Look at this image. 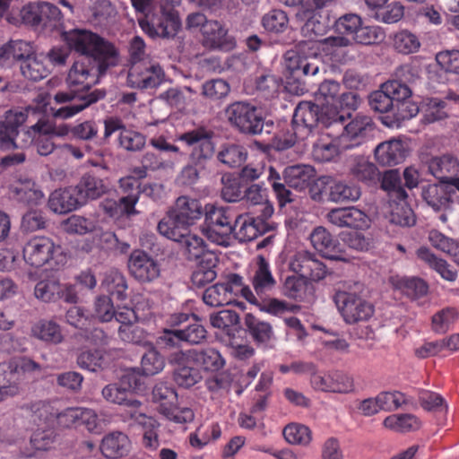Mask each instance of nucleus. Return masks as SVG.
Here are the masks:
<instances>
[{"label": "nucleus", "mask_w": 459, "mask_h": 459, "mask_svg": "<svg viewBox=\"0 0 459 459\" xmlns=\"http://www.w3.org/2000/svg\"><path fill=\"white\" fill-rule=\"evenodd\" d=\"M68 43L71 48L80 53L68 73L67 82L70 85H82L89 89L99 82L108 68L118 63L115 46L90 30L73 31Z\"/></svg>", "instance_id": "obj_1"}, {"label": "nucleus", "mask_w": 459, "mask_h": 459, "mask_svg": "<svg viewBox=\"0 0 459 459\" xmlns=\"http://www.w3.org/2000/svg\"><path fill=\"white\" fill-rule=\"evenodd\" d=\"M214 133L199 126L178 135V140L191 148L190 164L185 166L177 180L184 186H192L199 178V170L204 169L215 153Z\"/></svg>", "instance_id": "obj_2"}, {"label": "nucleus", "mask_w": 459, "mask_h": 459, "mask_svg": "<svg viewBox=\"0 0 459 459\" xmlns=\"http://www.w3.org/2000/svg\"><path fill=\"white\" fill-rule=\"evenodd\" d=\"M307 49L313 50V48L307 43H300L284 54L285 88L296 95L303 94L306 91L303 77L316 75L319 72L320 60L316 51L307 55Z\"/></svg>", "instance_id": "obj_3"}, {"label": "nucleus", "mask_w": 459, "mask_h": 459, "mask_svg": "<svg viewBox=\"0 0 459 459\" xmlns=\"http://www.w3.org/2000/svg\"><path fill=\"white\" fill-rule=\"evenodd\" d=\"M205 207L196 198L181 195L177 198L174 207L158 223V231L164 237H181L177 230H186L195 224L204 215Z\"/></svg>", "instance_id": "obj_4"}, {"label": "nucleus", "mask_w": 459, "mask_h": 459, "mask_svg": "<svg viewBox=\"0 0 459 459\" xmlns=\"http://www.w3.org/2000/svg\"><path fill=\"white\" fill-rule=\"evenodd\" d=\"M336 112L312 101H300L294 110L293 128H296V134L303 141L312 134L333 128Z\"/></svg>", "instance_id": "obj_5"}, {"label": "nucleus", "mask_w": 459, "mask_h": 459, "mask_svg": "<svg viewBox=\"0 0 459 459\" xmlns=\"http://www.w3.org/2000/svg\"><path fill=\"white\" fill-rule=\"evenodd\" d=\"M203 232L212 242L222 247H229L234 231V211L228 206L205 205Z\"/></svg>", "instance_id": "obj_6"}, {"label": "nucleus", "mask_w": 459, "mask_h": 459, "mask_svg": "<svg viewBox=\"0 0 459 459\" xmlns=\"http://www.w3.org/2000/svg\"><path fill=\"white\" fill-rule=\"evenodd\" d=\"M140 385V379L134 373L124 375L119 382L107 385L102 389V396L109 403L124 405L128 409L127 413L130 418L139 423H145L142 420H146L144 413L140 411L142 403L139 400L132 398L131 391Z\"/></svg>", "instance_id": "obj_7"}, {"label": "nucleus", "mask_w": 459, "mask_h": 459, "mask_svg": "<svg viewBox=\"0 0 459 459\" xmlns=\"http://www.w3.org/2000/svg\"><path fill=\"white\" fill-rule=\"evenodd\" d=\"M343 115L336 112L333 128L340 135L343 142L344 148L351 149L364 143L371 136L375 124L368 116L358 114L348 124H344Z\"/></svg>", "instance_id": "obj_8"}, {"label": "nucleus", "mask_w": 459, "mask_h": 459, "mask_svg": "<svg viewBox=\"0 0 459 459\" xmlns=\"http://www.w3.org/2000/svg\"><path fill=\"white\" fill-rule=\"evenodd\" d=\"M226 116L230 124L244 134L256 135L263 132L264 117L259 108L248 102L236 101L229 105Z\"/></svg>", "instance_id": "obj_9"}, {"label": "nucleus", "mask_w": 459, "mask_h": 459, "mask_svg": "<svg viewBox=\"0 0 459 459\" xmlns=\"http://www.w3.org/2000/svg\"><path fill=\"white\" fill-rule=\"evenodd\" d=\"M105 97L106 91L100 89L90 92L60 91L55 94L54 100L64 106L54 110L53 116L62 119L70 118Z\"/></svg>", "instance_id": "obj_10"}, {"label": "nucleus", "mask_w": 459, "mask_h": 459, "mask_svg": "<svg viewBox=\"0 0 459 459\" xmlns=\"http://www.w3.org/2000/svg\"><path fill=\"white\" fill-rule=\"evenodd\" d=\"M45 108V100L42 98L36 107L29 106L25 108H16L7 110L4 120L0 122V149L9 151L16 148L15 139L19 134V127L25 123L30 115L46 112L43 110Z\"/></svg>", "instance_id": "obj_11"}, {"label": "nucleus", "mask_w": 459, "mask_h": 459, "mask_svg": "<svg viewBox=\"0 0 459 459\" xmlns=\"http://www.w3.org/2000/svg\"><path fill=\"white\" fill-rule=\"evenodd\" d=\"M152 400L159 404L158 411L171 421L187 423L195 418V413L191 408L178 405L177 392L166 383L160 382L154 385Z\"/></svg>", "instance_id": "obj_12"}, {"label": "nucleus", "mask_w": 459, "mask_h": 459, "mask_svg": "<svg viewBox=\"0 0 459 459\" xmlns=\"http://www.w3.org/2000/svg\"><path fill=\"white\" fill-rule=\"evenodd\" d=\"M334 302L343 321L348 325L366 322L375 312L374 306L356 292L337 291Z\"/></svg>", "instance_id": "obj_13"}, {"label": "nucleus", "mask_w": 459, "mask_h": 459, "mask_svg": "<svg viewBox=\"0 0 459 459\" xmlns=\"http://www.w3.org/2000/svg\"><path fill=\"white\" fill-rule=\"evenodd\" d=\"M139 25L152 38L169 39L177 34L181 22L177 11L161 6L160 13L139 20Z\"/></svg>", "instance_id": "obj_14"}, {"label": "nucleus", "mask_w": 459, "mask_h": 459, "mask_svg": "<svg viewBox=\"0 0 459 459\" xmlns=\"http://www.w3.org/2000/svg\"><path fill=\"white\" fill-rule=\"evenodd\" d=\"M60 249L50 238L35 236L25 243L22 249L23 259L30 266L39 268L54 260Z\"/></svg>", "instance_id": "obj_15"}, {"label": "nucleus", "mask_w": 459, "mask_h": 459, "mask_svg": "<svg viewBox=\"0 0 459 459\" xmlns=\"http://www.w3.org/2000/svg\"><path fill=\"white\" fill-rule=\"evenodd\" d=\"M262 215L254 216L249 212L239 214L234 219L232 238L239 242H249L257 237L271 231L273 227Z\"/></svg>", "instance_id": "obj_16"}, {"label": "nucleus", "mask_w": 459, "mask_h": 459, "mask_svg": "<svg viewBox=\"0 0 459 459\" xmlns=\"http://www.w3.org/2000/svg\"><path fill=\"white\" fill-rule=\"evenodd\" d=\"M310 384L314 390L325 393L348 394L353 390V379L342 371L313 372Z\"/></svg>", "instance_id": "obj_17"}, {"label": "nucleus", "mask_w": 459, "mask_h": 459, "mask_svg": "<svg viewBox=\"0 0 459 459\" xmlns=\"http://www.w3.org/2000/svg\"><path fill=\"white\" fill-rule=\"evenodd\" d=\"M43 371V367L27 357L12 359L8 361L0 363V375L3 380L9 385L22 381L27 375H39Z\"/></svg>", "instance_id": "obj_18"}, {"label": "nucleus", "mask_w": 459, "mask_h": 459, "mask_svg": "<svg viewBox=\"0 0 459 459\" xmlns=\"http://www.w3.org/2000/svg\"><path fill=\"white\" fill-rule=\"evenodd\" d=\"M398 80L388 81L382 84V89L390 95L394 104L408 100L411 96V90L406 82H413L419 78L418 69L411 64L401 65L396 71Z\"/></svg>", "instance_id": "obj_19"}, {"label": "nucleus", "mask_w": 459, "mask_h": 459, "mask_svg": "<svg viewBox=\"0 0 459 459\" xmlns=\"http://www.w3.org/2000/svg\"><path fill=\"white\" fill-rule=\"evenodd\" d=\"M320 134L322 136L314 143L312 150V156L316 161H334L342 151L348 150L344 148L345 144L335 129L331 128Z\"/></svg>", "instance_id": "obj_20"}, {"label": "nucleus", "mask_w": 459, "mask_h": 459, "mask_svg": "<svg viewBox=\"0 0 459 459\" xmlns=\"http://www.w3.org/2000/svg\"><path fill=\"white\" fill-rule=\"evenodd\" d=\"M128 270L132 276L141 282H150L160 275V265L146 252L134 250L128 259Z\"/></svg>", "instance_id": "obj_21"}, {"label": "nucleus", "mask_w": 459, "mask_h": 459, "mask_svg": "<svg viewBox=\"0 0 459 459\" xmlns=\"http://www.w3.org/2000/svg\"><path fill=\"white\" fill-rule=\"evenodd\" d=\"M164 73L160 65L143 66V64L131 65L127 82L132 88L147 90L157 88L163 80Z\"/></svg>", "instance_id": "obj_22"}, {"label": "nucleus", "mask_w": 459, "mask_h": 459, "mask_svg": "<svg viewBox=\"0 0 459 459\" xmlns=\"http://www.w3.org/2000/svg\"><path fill=\"white\" fill-rule=\"evenodd\" d=\"M179 362H194L195 366L202 367L204 370L218 371L225 364L221 353L214 348L191 349L179 353L174 358Z\"/></svg>", "instance_id": "obj_23"}, {"label": "nucleus", "mask_w": 459, "mask_h": 459, "mask_svg": "<svg viewBox=\"0 0 459 459\" xmlns=\"http://www.w3.org/2000/svg\"><path fill=\"white\" fill-rule=\"evenodd\" d=\"M255 299L272 295L276 288L277 281L273 275L269 262L259 255L255 266L250 275Z\"/></svg>", "instance_id": "obj_24"}, {"label": "nucleus", "mask_w": 459, "mask_h": 459, "mask_svg": "<svg viewBox=\"0 0 459 459\" xmlns=\"http://www.w3.org/2000/svg\"><path fill=\"white\" fill-rule=\"evenodd\" d=\"M54 133V125L45 117H39L26 132L30 138V143L36 146L38 153L41 156H47L55 150Z\"/></svg>", "instance_id": "obj_25"}, {"label": "nucleus", "mask_w": 459, "mask_h": 459, "mask_svg": "<svg viewBox=\"0 0 459 459\" xmlns=\"http://www.w3.org/2000/svg\"><path fill=\"white\" fill-rule=\"evenodd\" d=\"M290 269L307 281H318L326 275V266L307 251L299 252L290 264Z\"/></svg>", "instance_id": "obj_26"}, {"label": "nucleus", "mask_w": 459, "mask_h": 459, "mask_svg": "<svg viewBox=\"0 0 459 459\" xmlns=\"http://www.w3.org/2000/svg\"><path fill=\"white\" fill-rule=\"evenodd\" d=\"M327 218L333 225L356 230L368 228L370 221L368 216L364 212L353 206L333 209L328 212Z\"/></svg>", "instance_id": "obj_27"}, {"label": "nucleus", "mask_w": 459, "mask_h": 459, "mask_svg": "<svg viewBox=\"0 0 459 459\" xmlns=\"http://www.w3.org/2000/svg\"><path fill=\"white\" fill-rule=\"evenodd\" d=\"M427 165L429 173L443 184H447L459 172V160L450 154L432 157Z\"/></svg>", "instance_id": "obj_28"}, {"label": "nucleus", "mask_w": 459, "mask_h": 459, "mask_svg": "<svg viewBox=\"0 0 459 459\" xmlns=\"http://www.w3.org/2000/svg\"><path fill=\"white\" fill-rule=\"evenodd\" d=\"M407 150L399 139H390L379 143L374 152L377 161L382 166H394L403 162Z\"/></svg>", "instance_id": "obj_29"}, {"label": "nucleus", "mask_w": 459, "mask_h": 459, "mask_svg": "<svg viewBox=\"0 0 459 459\" xmlns=\"http://www.w3.org/2000/svg\"><path fill=\"white\" fill-rule=\"evenodd\" d=\"M82 205L83 204L74 186L56 189L48 198V207L55 213H67Z\"/></svg>", "instance_id": "obj_30"}, {"label": "nucleus", "mask_w": 459, "mask_h": 459, "mask_svg": "<svg viewBox=\"0 0 459 459\" xmlns=\"http://www.w3.org/2000/svg\"><path fill=\"white\" fill-rule=\"evenodd\" d=\"M202 35L203 45L207 48L230 49L233 46L227 30L217 21L211 20L204 24Z\"/></svg>", "instance_id": "obj_31"}, {"label": "nucleus", "mask_w": 459, "mask_h": 459, "mask_svg": "<svg viewBox=\"0 0 459 459\" xmlns=\"http://www.w3.org/2000/svg\"><path fill=\"white\" fill-rule=\"evenodd\" d=\"M179 353H185L183 351H177L169 356V361L175 367L173 378L174 381L181 387L190 388L202 379L201 372L195 368L194 362H179L174 358Z\"/></svg>", "instance_id": "obj_32"}, {"label": "nucleus", "mask_w": 459, "mask_h": 459, "mask_svg": "<svg viewBox=\"0 0 459 459\" xmlns=\"http://www.w3.org/2000/svg\"><path fill=\"white\" fill-rule=\"evenodd\" d=\"M100 450L107 459L121 458L129 453L130 440L126 434L114 431L104 436Z\"/></svg>", "instance_id": "obj_33"}, {"label": "nucleus", "mask_w": 459, "mask_h": 459, "mask_svg": "<svg viewBox=\"0 0 459 459\" xmlns=\"http://www.w3.org/2000/svg\"><path fill=\"white\" fill-rule=\"evenodd\" d=\"M181 237H166L175 242L180 243L186 258L190 261L197 260L207 247L205 240L196 233H192L189 229L178 230Z\"/></svg>", "instance_id": "obj_34"}, {"label": "nucleus", "mask_w": 459, "mask_h": 459, "mask_svg": "<svg viewBox=\"0 0 459 459\" xmlns=\"http://www.w3.org/2000/svg\"><path fill=\"white\" fill-rule=\"evenodd\" d=\"M314 176V168L305 164L289 166L283 172L284 182L288 186L299 191L309 186Z\"/></svg>", "instance_id": "obj_35"}, {"label": "nucleus", "mask_w": 459, "mask_h": 459, "mask_svg": "<svg viewBox=\"0 0 459 459\" xmlns=\"http://www.w3.org/2000/svg\"><path fill=\"white\" fill-rule=\"evenodd\" d=\"M30 335L49 344L61 343L64 339L60 325L53 320L47 319L35 322L30 327Z\"/></svg>", "instance_id": "obj_36"}, {"label": "nucleus", "mask_w": 459, "mask_h": 459, "mask_svg": "<svg viewBox=\"0 0 459 459\" xmlns=\"http://www.w3.org/2000/svg\"><path fill=\"white\" fill-rule=\"evenodd\" d=\"M74 188L78 191V196L82 204L88 200L100 198L107 191L103 180L91 173L83 175Z\"/></svg>", "instance_id": "obj_37"}, {"label": "nucleus", "mask_w": 459, "mask_h": 459, "mask_svg": "<svg viewBox=\"0 0 459 459\" xmlns=\"http://www.w3.org/2000/svg\"><path fill=\"white\" fill-rule=\"evenodd\" d=\"M322 45L323 51L333 63L346 64L354 59L345 49L350 45V40L345 37H328L322 41Z\"/></svg>", "instance_id": "obj_38"}, {"label": "nucleus", "mask_w": 459, "mask_h": 459, "mask_svg": "<svg viewBox=\"0 0 459 459\" xmlns=\"http://www.w3.org/2000/svg\"><path fill=\"white\" fill-rule=\"evenodd\" d=\"M419 259L435 270L444 280L455 281L457 278L456 271L442 258L437 257L428 247H421L417 250Z\"/></svg>", "instance_id": "obj_39"}, {"label": "nucleus", "mask_w": 459, "mask_h": 459, "mask_svg": "<svg viewBox=\"0 0 459 459\" xmlns=\"http://www.w3.org/2000/svg\"><path fill=\"white\" fill-rule=\"evenodd\" d=\"M310 241L314 248L323 256L332 260L338 259L334 255L337 240L325 228H316L310 234Z\"/></svg>", "instance_id": "obj_40"}, {"label": "nucleus", "mask_w": 459, "mask_h": 459, "mask_svg": "<svg viewBox=\"0 0 459 459\" xmlns=\"http://www.w3.org/2000/svg\"><path fill=\"white\" fill-rule=\"evenodd\" d=\"M245 325L257 344L264 345V347L268 346V343L273 337V327L269 323L260 320L252 314H247L245 316Z\"/></svg>", "instance_id": "obj_41"}, {"label": "nucleus", "mask_w": 459, "mask_h": 459, "mask_svg": "<svg viewBox=\"0 0 459 459\" xmlns=\"http://www.w3.org/2000/svg\"><path fill=\"white\" fill-rule=\"evenodd\" d=\"M221 284L224 286L226 294H229L227 297L230 298V303L234 302L239 296L250 304L252 300H255L253 290L249 286L244 284L243 277L238 273H229Z\"/></svg>", "instance_id": "obj_42"}, {"label": "nucleus", "mask_w": 459, "mask_h": 459, "mask_svg": "<svg viewBox=\"0 0 459 459\" xmlns=\"http://www.w3.org/2000/svg\"><path fill=\"white\" fill-rule=\"evenodd\" d=\"M394 287L411 299L425 296L428 292V284L418 277L392 278Z\"/></svg>", "instance_id": "obj_43"}, {"label": "nucleus", "mask_w": 459, "mask_h": 459, "mask_svg": "<svg viewBox=\"0 0 459 459\" xmlns=\"http://www.w3.org/2000/svg\"><path fill=\"white\" fill-rule=\"evenodd\" d=\"M243 198L250 206H259L263 217L269 218L273 212V207L267 201L266 189L257 184L245 188Z\"/></svg>", "instance_id": "obj_44"}, {"label": "nucleus", "mask_w": 459, "mask_h": 459, "mask_svg": "<svg viewBox=\"0 0 459 459\" xmlns=\"http://www.w3.org/2000/svg\"><path fill=\"white\" fill-rule=\"evenodd\" d=\"M47 60L43 56H31L26 58L21 64V72L22 75L31 81H39L46 78L50 73Z\"/></svg>", "instance_id": "obj_45"}, {"label": "nucleus", "mask_w": 459, "mask_h": 459, "mask_svg": "<svg viewBox=\"0 0 459 459\" xmlns=\"http://www.w3.org/2000/svg\"><path fill=\"white\" fill-rule=\"evenodd\" d=\"M247 158V149L236 143L223 144L217 154L218 160L230 168L240 167L246 161Z\"/></svg>", "instance_id": "obj_46"}, {"label": "nucleus", "mask_w": 459, "mask_h": 459, "mask_svg": "<svg viewBox=\"0 0 459 459\" xmlns=\"http://www.w3.org/2000/svg\"><path fill=\"white\" fill-rule=\"evenodd\" d=\"M381 187L387 192L394 202L406 200L408 195L403 186L402 178L398 170L385 171L382 177Z\"/></svg>", "instance_id": "obj_47"}, {"label": "nucleus", "mask_w": 459, "mask_h": 459, "mask_svg": "<svg viewBox=\"0 0 459 459\" xmlns=\"http://www.w3.org/2000/svg\"><path fill=\"white\" fill-rule=\"evenodd\" d=\"M221 195L223 200L229 203L238 202L243 199L246 185L241 178L232 174H224L221 177Z\"/></svg>", "instance_id": "obj_48"}, {"label": "nucleus", "mask_w": 459, "mask_h": 459, "mask_svg": "<svg viewBox=\"0 0 459 459\" xmlns=\"http://www.w3.org/2000/svg\"><path fill=\"white\" fill-rule=\"evenodd\" d=\"M310 283L303 276L290 275L287 276L283 283V294L289 299L303 301L307 297V292Z\"/></svg>", "instance_id": "obj_49"}, {"label": "nucleus", "mask_w": 459, "mask_h": 459, "mask_svg": "<svg viewBox=\"0 0 459 459\" xmlns=\"http://www.w3.org/2000/svg\"><path fill=\"white\" fill-rule=\"evenodd\" d=\"M383 425L396 432H409L420 429V422L412 414H392L384 420Z\"/></svg>", "instance_id": "obj_50"}, {"label": "nucleus", "mask_w": 459, "mask_h": 459, "mask_svg": "<svg viewBox=\"0 0 459 459\" xmlns=\"http://www.w3.org/2000/svg\"><path fill=\"white\" fill-rule=\"evenodd\" d=\"M422 197L426 203L433 208L434 211H441L446 208L450 197L442 186L431 184L426 186L422 191Z\"/></svg>", "instance_id": "obj_51"}, {"label": "nucleus", "mask_w": 459, "mask_h": 459, "mask_svg": "<svg viewBox=\"0 0 459 459\" xmlns=\"http://www.w3.org/2000/svg\"><path fill=\"white\" fill-rule=\"evenodd\" d=\"M377 396L381 411H393L403 405L412 404V399L399 391H384Z\"/></svg>", "instance_id": "obj_52"}, {"label": "nucleus", "mask_w": 459, "mask_h": 459, "mask_svg": "<svg viewBox=\"0 0 459 459\" xmlns=\"http://www.w3.org/2000/svg\"><path fill=\"white\" fill-rule=\"evenodd\" d=\"M63 285L56 279L39 281L34 289L35 297L44 302L56 301L62 293Z\"/></svg>", "instance_id": "obj_53"}, {"label": "nucleus", "mask_w": 459, "mask_h": 459, "mask_svg": "<svg viewBox=\"0 0 459 459\" xmlns=\"http://www.w3.org/2000/svg\"><path fill=\"white\" fill-rule=\"evenodd\" d=\"M429 240L434 247L453 256L455 262L459 264V243L438 230H431Z\"/></svg>", "instance_id": "obj_54"}, {"label": "nucleus", "mask_w": 459, "mask_h": 459, "mask_svg": "<svg viewBox=\"0 0 459 459\" xmlns=\"http://www.w3.org/2000/svg\"><path fill=\"white\" fill-rule=\"evenodd\" d=\"M392 206L390 222L401 227H411L416 222L412 209L408 205L406 200L396 201Z\"/></svg>", "instance_id": "obj_55"}, {"label": "nucleus", "mask_w": 459, "mask_h": 459, "mask_svg": "<svg viewBox=\"0 0 459 459\" xmlns=\"http://www.w3.org/2000/svg\"><path fill=\"white\" fill-rule=\"evenodd\" d=\"M360 195L359 186L337 182L331 186L329 198L335 203L354 202L360 197Z\"/></svg>", "instance_id": "obj_56"}, {"label": "nucleus", "mask_w": 459, "mask_h": 459, "mask_svg": "<svg viewBox=\"0 0 459 459\" xmlns=\"http://www.w3.org/2000/svg\"><path fill=\"white\" fill-rule=\"evenodd\" d=\"M351 175L359 181L371 184L378 179L379 171L372 162L359 159L351 168Z\"/></svg>", "instance_id": "obj_57"}, {"label": "nucleus", "mask_w": 459, "mask_h": 459, "mask_svg": "<svg viewBox=\"0 0 459 459\" xmlns=\"http://www.w3.org/2000/svg\"><path fill=\"white\" fill-rule=\"evenodd\" d=\"M146 143V137L142 133L127 128L121 132L117 137V144L126 152H139Z\"/></svg>", "instance_id": "obj_58"}, {"label": "nucleus", "mask_w": 459, "mask_h": 459, "mask_svg": "<svg viewBox=\"0 0 459 459\" xmlns=\"http://www.w3.org/2000/svg\"><path fill=\"white\" fill-rule=\"evenodd\" d=\"M285 440L291 445L307 446L311 441V430L308 427L299 424L290 423L282 431Z\"/></svg>", "instance_id": "obj_59"}, {"label": "nucleus", "mask_w": 459, "mask_h": 459, "mask_svg": "<svg viewBox=\"0 0 459 459\" xmlns=\"http://www.w3.org/2000/svg\"><path fill=\"white\" fill-rule=\"evenodd\" d=\"M251 304L255 305L260 311L275 316H281L290 311L291 307L288 302L272 298L271 295L261 298L256 297V299L252 300Z\"/></svg>", "instance_id": "obj_60"}, {"label": "nucleus", "mask_w": 459, "mask_h": 459, "mask_svg": "<svg viewBox=\"0 0 459 459\" xmlns=\"http://www.w3.org/2000/svg\"><path fill=\"white\" fill-rule=\"evenodd\" d=\"M394 48L402 54L415 53L420 48L418 37L407 30L396 32L394 36Z\"/></svg>", "instance_id": "obj_61"}, {"label": "nucleus", "mask_w": 459, "mask_h": 459, "mask_svg": "<svg viewBox=\"0 0 459 459\" xmlns=\"http://www.w3.org/2000/svg\"><path fill=\"white\" fill-rule=\"evenodd\" d=\"M56 439V433L54 428L47 426L46 428L37 429L30 437V444L35 450H50Z\"/></svg>", "instance_id": "obj_62"}, {"label": "nucleus", "mask_w": 459, "mask_h": 459, "mask_svg": "<svg viewBox=\"0 0 459 459\" xmlns=\"http://www.w3.org/2000/svg\"><path fill=\"white\" fill-rule=\"evenodd\" d=\"M13 198L18 202L26 204L28 205L38 204L44 197L42 191L34 187V184L21 183L12 190Z\"/></svg>", "instance_id": "obj_63"}, {"label": "nucleus", "mask_w": 459, "mask_h": 459, "mask_svg": "<svg viewBox=\"0 0 459 459\" xmlns=\"http://www.w3.org/2000/svg\"><path fill=\"white\" fill-rule=\"evenodd\" d=\"M289 23V18L285 12L273 9L265 13L262 18V25L265 30L273 33L283 32Z\"/></svg>", "instance_id": "obj_64"}]
</instances>
